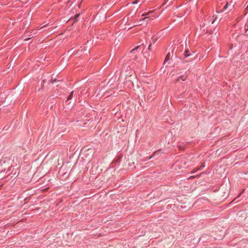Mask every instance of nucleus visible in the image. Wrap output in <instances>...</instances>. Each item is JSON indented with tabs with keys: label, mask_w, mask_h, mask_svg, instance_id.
Instances as JSON below:
<instances>
[{
	"label": "nucleus",
	"mask_w": 248,
	"mask_h": 248,
	"mask_svg": "<svg viewBox=\"0 0 248 248\" xmlns=\"http://www.w3.org/2000/svg\"><path fill=\"white\" fill-rule=\"evenodd\" d=\"M227 3L229 4L230 10H232L234 8V6H235V4H236V2L232 0L230 2H228Z\"/></svg>",
	"instance_id": "1"
},
{
	"label": "nucleus",
	"mask_w": 248,
	"mask_h": 248,
	"mask_svg": "<svg viewBox=\"0 0 248 248\" xmlns=\"http://www.w3.org/2000/svg\"><path fill=\"white\" fill-rule=\"evenodd\" d=\"M227 8H229V4L226 3V5L224 6L223 9L221 10L220 11H219L218 13H221L223 12V11H224L226 10Z\"/></svg>",
	"instance_id": "2"
},
{
	"label": "nucleus",
	"mask_w": 248,
	"mask_h": 248,
	"mask_svg": "<svg viewBox=\"0 0 248 248\" xmlns=\"http://www.w3.org/2000/svg\"><path fill=\"white\" fill-rule=\"evenodd\" d=\"M140 49V50H141V52L142 51V49H141V48H140V46H138L137 47H136L135 48L133 49L131 51V53H135V51L136 50H137V49Z\"/></svg>",
	"instance_id": "3"
},
{
	"label": "nucleus",
	"mask_w": 248,
	"mask_h": 248,
	"mask_svg": "<svg viewBox=\"0 0 248 248\" xmlns=\"http://www.w3.org/2000/svg\"><path fill=\"white\" fill-rule=\"evenodd\" d=\"M170 53H168L165 58V62L168 61L170 59Z\"/></svg>",
	"instance_id": "4"
},
{
	"label": "nucleus",
	"mask_w": 248,
	"mask_h": 248,
	"mask_svg": "<svg viewBox=\"0 0 248 248\" xmlns=\"http://www.w3.org/2000/svg\"><path fill=\"white\" fill-rule=\"evenodd\" d=\"M188 52H189V51L187 50L185 51V56L186 57H187L190 56V54Z\"/></svg>",
	"instance_id": "5"
},
{
	"label": "nucleus",
	"mask_w": 248,
	"mask_h": 248,
	"mask_svg": "<svg viewBox=\"0 0 248 248\" xmlns=\"http://www.w3.org/2000/svg\"><path fill=\"white\" fill-rule=\"evenodd\" d=\"M73 93H74V91H72L71 93L69 95V97H68V99H67L68 100H70V99H72Z\"/></svg>",
	"instance_id": "6"
},
{
	"label": "nucleus",
	"mask_w": 248,
	"mask_h": 248,
	"mask_svg": "<svg viewBox=\"0 0 248 248\" xmlns=\"http://www.w3.org/2000/svg\"><path fill=\"white\" fill-rule=\"evenodd\" d=\"M139 0H136L135 1H134L133 2H132V4H137L138 3V2H139Z\"/></svg>",
	"instance_id": "7"
},
{
	"label": "nucleus",
	"mask_w": 248,
	"mask_h": 248,
	"mask_svg": "<svg viewBox=\"0 0 248 248\" xmlns=\"http://www.w3.org/2000/svg\"><path fill=\"white\" fill-rule=\"evenodd\" d=\"M181 78H182V80L183 81H184L186 80V77H184V76H183V77H181Z\"/></svg>",
	"instance_id": "8"
},
{
	"label": "nucleus",
	"mask_w": 248,
	"mask_h": 248,
	"mask_svg": "<svg viewBox=\"0 0 248 248\" xmlns=\"http://www.w3.org/2000/svg\"><path fill=\"white\" fill-rule=\"evenodd\" d=\"M152 44V43L150 44V45L148 47L149 49H151Z\"/></svg>",
	"instance_id": "9"
},
{
	"label": "nucleus",
	"mask_w": 248,
	"mask_h": 248,
	"mask_svg": "<svg viewBox=\"0 0 248 248\" xmlns=\"http://www.w3.org/2000/svg\"><path fill=\"white\" fill-rule=\"evenodd\" d=\"M147 18H148V17H144V18H143L142 19V20L141 21H142V22H143V21H144L145 20H146V19H147Z\"/></svg>",
	"instance_id": "10"
},
{
	"label": "nucleus",
	"mask_w": 248,
	"mask_h": 248,
	"mask_svg": "<svg viewBox=\"0 0 248 248\" xmlns=\"http://www.w3.org/2000/svg\"><path fill=\"white\" fill-rule=\"evenodd\" d=\"M152 40H152V43H154L155 42V40H154V39H153V38H152Z\"/></svg>",
	"instance_id": "11"
},
{
	"label": "nucleus",
	"mask_w": 248,
	"mask_h": 248,
	"mask_svg": "<svg viewBox=\"0 0 248 248\" xmlns=\"http://www.w3.org/2000/svg\"><path fill=\"white\" fill-rule=\"evenodd\" d=\"M246 10L247 11V12H248V6L246 8Z\"/></svg>",
	"instance_id": "12"
},
{
	"label": "nucleus",
	"mask_w": 248,
	"mask_h": 248,
	"mask_svg": "<svg viewBox=\"0 0 248 248\" xmlns=\"http://www.w3.org/2000/svg\"><path fill=\"white\" fill-rule=\"evenodd\" d=\"M216 18H217V17H216V18H215V19H216ZM215 20H216V19H215V20L212 22V24H213V23L215 22Z\"/></svg>",
	"instance_id": "13"
},
{
	"label": "nucleus",
	"mask_w": 248,
	"mask_h": 248,
	"mask_svg": "<svg viewBox=\"0 0 248 248\" xmlns=\"http://www.w3.org/2000/svg\"><path fill=\"white\" fill-rule=\"evenodd\" d=\"M150 14V13H147V14L146 15H148Z\"/></svg>",
	"instance_id": "14"
},
{
	"label": "nucleus",
	"mask_w": 248,
	"mask_h": 248,
	"mask_svg": "<svg viewBox=\"0 0 248 248\" xmlns=\"http://www.w3.org/2000/svg\"><path fill=\"white\" fill-rule=\"evenodd\" d=\"M79 16V14H77L76 16V17H78Z\"/></svg>",
	"instance_id": "15"
},
{
	"label": "nucleus",
	"mask_w": 248,
	"mask_h": 248,
	"mask_svg": "<svg viewBox=\"0 0 248 248\" xmlns=\"http://www.w3.org/2000/svg\"><path fill=\"white\" fill-rule=\"evenodd\" d=\"M55 81H56V79H54V80L52 82H54Z\"/></svg>",
	"instance_id": "16"
}]
</instances>
